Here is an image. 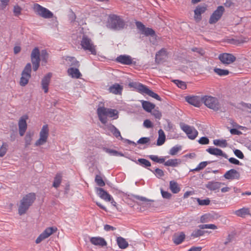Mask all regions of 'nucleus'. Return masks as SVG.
Segmentation results:
<instances>
[{
	"label": "nucleus",
	"instance_id": "f257e3e1",
	"mask_svg": "<svg viewBox=\"0 0 251 251\" xmlns=\"http://www.w3.org/2000/svg\"><path fill=\"white\" fill-rule=\"evenodd\" d=\"M36 199V195L34 193H30L25 196L20 201L18 207V213L20 215L25 214L32 205Z\"/></svg>",
	"mask_w": 251,
	"mask_h": 251
},
{
	"label": "nucleus",
	"instance_id": "f03ea898",
	"mask_svg": "<svg viewBox=\"0 0 251 251\" xmlns=\"http://www.w3.org/2000/svg\"><path fill=\"white\" fill-rule=\"evenodd\" d=\"M97 113L100 121L102 124L107 122V116L114 119H117L118 112L116 109L105 108L103 106L99 107L97 110Z\"/></svg>",
	"mask_w": 251,
	"mask_h": 251
},
{
	"label": "nucleus",
	"instance_id": "7ed1b4c3",
	"mask_svg": "<svg viewBox=\"0 0 251 251\" xmlns=\"http://www.w3.org/2000/svg\"><path fill=\"white\" fill-rule=\"evenodd\" d=\"M107 26L113 30L119 31L126 28V25L119 16L113 14L109 16Z\"/></svg>",
	"mask_w": 251,
	"mask_h": 251
},
{
	"label": "nucleus",
	"instance_id": "20e7f679",
	"mask_svg": "<svg viewBox=\"0 0 251 251\" xmlns=\"http://www.w3.org/2000/svg\"><path fill=\"white\" fill-rule=\"evenodd\" d=\"M202 102L207 107L214 111L220 110L221 104L217 98L211 96H204L202 97Z\"/></svg>",
	"mask_w": 251,
	"mask_h": 251
},
{
	"label": "nucleus",
	"instance_id": "39448f33",
	"mask_svg": "<svg viewBox=\"0 0 251 251\" xmlns=\"http://www.w3.org/2000/svg\"><path fill=\"white\" fill-rule=\"evenodd\" d=\"M81 46L84 50L89 51L92 54H96V46L93 43L91 39L87 36H83L81 41Z\"/></svg>",
	"mask_w": 251,
	"mask_h": 251
},
{
	"label": "nucleus",
	"instance_id": "423d86ee",
	"mask_svg": "<svg viewBox=\"0 0 251 251\" xmlns=\"http://www.w3.org/2000/svg\"><path fill=\"white\" fill-rule=\"evenodd\" d=\"M33 9L37 14L44 18L50 19L53 17V13L51 11L38 3L34 4Z\"/></svg>",
	"mask_w": 251,
	"mask_h": 251
},
{
	"label": "nucleus",
	"instance_id": "0eeeda50",
	"mask_svg": "<svg viewBox=\"0 0 251 251\" xmlns=\"http://www.w3.org/2000/svg\"><path fill=\"white\" fill-rule=\"evenodd\" d=\"M180 126L181 129L186 133L189 139L194 140L197 136L198 132L194 127L184 123H180Z\"/></svg>",
	"mask_w": 251,
	"mask_h": 251
},
{
	"label": "nucleus",
	"instance_id": "6e6552de",
	"mask_svg": "<svg viewBox=\"0 0 251 251\" xmlns=\"http://www.w3.org/2000/svg\"><path fill=\"white\" fill-rule=\"evenodd\" d=\"M31 59L33 65V69L34 71H36L40 65V51L37 47L35 48L31 53Z\"/></svg>",
	"mask_w": 251,
	"mask_h": 251
},
{
	"label": "nucleus",
	"instance_id": "1a4fd4ad",
	"mask_svg": "<svg viewBox=\"0 0 251 251\" xmlns=\"http://www.w3.org/2000/svg\"><path fill=\"white\" fill-rule=\"evenodd\" d=\"M57 230V228L55 226L49 227L46 228V229L37 238L35 243L36 244H39L43 240L56 232Z\"/></svg>",
	"mask_w": 251,
	"mask_h": 251
},
{
	"label": "nucleus",
	"instance_id": "9d476101",
	"mask_svg": "<svg viewBox=\"0 0 251 251\" xmlns=\"http://www.w3.org/2000/svg\"><path fill=\"white\" fill-rule=\"evenodd\" d=\"M224 11V6H219L211 15L209 20V24H214L216 23L221 19Z\"/></svg>",
	"mask_w": 251,
	"mask_h": 251
},
{
	"label": "nucleus",
	"instance_id": "9b49d317",
	"mask_svg": "<svg viewBox=\"0 0 251 251\" xmlns=\"http://www.w3.org/2000/svg\"><path fill=\"white\" fill-rule=\"evenodd\" d=\"M138 29L141 32V34H144L146 36H154L155 35V33L154 30L149 27H146L140 22H136L135 23Z\"/></svg>",
	"mask_w": 251,
	"mask_h": 251
},
{
	"label": "nucleus",
	"instance_id": "f8f14e48",
	"mask_svg": "<svg viewBox=\"0 0 251 251\" xmlns=\"http://www.w3.org/2000/svg\"><path fill=\"white\" fill-rule=\"evenodd\" d=\"M219 60L224 64H230L236 60V57L232 54L223 53L220 54L218 57Z\"/></svg>",
	"mask_w": 251,
	"mask_h": 251
},
{
	"label": "nucleus",
	"instance_id": "ddd939ff",
	"mask_svg": "<svg viewBox=\"0 0 251 251\" xmlns=\"http://www.w3.org/2000/svg\"><path fill=\"white\" fill-rule=\"evenodd\" d=\"M185 99L187 102L195 107H200L202 102V97L199 96H186Z\"/></svg>",
	"mask_w": 251,
	"mask_h": 251
},
{
	"label": "nucleus",
	"instance_id": "4468645a",
	"mask_svg": "<svg viewBox=\"0 0 251 251\" xmlns=\"http://www.w3.org/2000/svg\"><path fill=\"white\" fill-rule=\"evenodd\" d=\"M96 192L98 196L106 201H110L112 197L103 188L100 187L96 188Z\"/></svg>",
	"mask_w": 251,
	"mask_h": 251
},
{
	"label": "nucleus",
	"instance_id": "2eb2a0df",
	"mask_svg": "<svg viewBox=\"0 0 251 251\" xmlns=\"http://www.w3.org/2000/svg\"><path fill=\"white\" fill-rule=\"evenodd\" d=\"M27 119V116H23L21 117L19 121V130L20 136H22L24 135L25 130L27 128V124L26 119Z\"/></svg>",
	"mask_w": 251,
	"mask_h": 251
},
{
	"label": "nucleus",
	"instance_id": "dca6fc26",
	"mask_svg": "<svg viewBox=\"0 0 251 251\" xmlns=\"http://www.w3.org/2000/svg\"><path fill=\"white\" fill-rule=\"evenodd\" d=\"M224 176L227 179H239L240 175L236 170L232 169L227 171Z\"/></svg>",
	"mask_w": 251,
	"mask_h": 251
},
{
	"label": "nucleus",
	"instance_id": "f3484780",
	"mask_svg": "<svg viewBox=\"0 0 251 251\" xmlns=\"http://www.w3.org/2000/svg\"><path fill=\"white\" fill-rule=\"evenodd\" d=\"M52 76L51 73H49L47 74L42 79L41 85L42 89L44 90L45 93H48L49 90V85L50 82V78Z\"/></svg>",
	"mask_w": 251,
	"mask_h": 251
},
{
	"label": "nucleus",
	"instance_id": "a211bd4d",
	"mask_svg": "<svg viewBox=\"0 0 251 251\" xmlns=\"http://www.w3.org/2000/svg\"><path fill=\"white\" fill-rule=\"evenodd\" d=\"M222 184H224V183L218 181H211L205 184V187L210 191H216L219 190Z\"/></svg>",
	"mask_w": 251,
	"mask_h": 251
},
{
	"label": "nucleus",
	"instance_id": "6ab92c4d",
	"mask_svg": "<svg viewBox=\"0 0 251 251\" xmlns=\"http://www.w3.org/2000/svg\"><path fill=\"white\" fill-rule=\"evenodd\" d=\"M129 86L130 87H132L138 91L139 93L141 94H145L146 90L148 88V87L146 85L142 84L139 82H130L129 84Z\"/></svg>",
	"mask_w": 251,
	"mask_h": 251
},
{
	"label": "nucleus",
	"instance_id": "aec40b11",
	"mask_svg": "<svg viewBox=\"0 0 251 251\" xmlns=\"http://www.w3.org/2000/svg\"><path fill=\"white\" fill-rule=\"evenodd\" d=\"M129 86L130 87H132L138 91L139 93L141 94H145L146 90L148 88V87L146 85L142 84L139 82H130L129 84Z\"/></svg>",
	"mask_w": 251,
	"mask_h": 251
},
{
	"label": "nucleus",
	"instance_id": "412c9836",
	"mask_svg": "<svg viewBox=\"0 0 251 251\" xmlns=\"http://www.w3.org/2000/svg\"><path fill=\"white\" fill-rule=\"evenodd\" d=\"M90 241L93 245L95 246L103 247L107 245V243L105 239L100 237H91L90 239Z\"/></svg>",
	"mask_w": 251,
	"mask_h": 251
},
{
	"label": "nucleus",
	"instance_id": "4be33fe9",
	"mask_svg": "<svg viewBox=\"0 0 251 251\" xmlns=\"http://www.w3.org/2000/svg\"><path fill=\"white\" fill-rule=\"evenodd\" d=\"M206 151L212 155L223 156L225 158L228 157L226 154L224 153L221 149L218 148L210 147L206 149Z\"/></svg>",
	"mask_w": 251,
	"mask_h": 251
},
{
	"label": "nucleus",
	"instance_id": "5701e85b",
	"mask_svg": "<svg viewBox=\"0 0 251 251\" xmlns=\"http://www.w3.org/2000/svg\"><path fill=\"white\" fill-rule=\"evenodd\" d=\"M116 60L119 63L125 65H130L132 63V58L129 55H121L117 57Z\"/></svg>",
	"mask_w": 251,
	"mask_h": 251
},
{
	"label": "nucleus",
	"instance_id": "b1692460",
	"mask_svg": "<svg viewBox=\"0 0 251 251\" xmlns=\"http://www.w3.org/2000/svg\"><path fill=\"white\" fill-rule=\"evenodd\" d=\"M167 53L166 49L162 48L159 51H157L155 55V62L159 63L162 61L166 58Z\"/></svg>",
	"mask_w": 251,
	"mask_h": 251
},
{
	"label": "nucleus",
	"instance_id": "393cba45",
	"mask_svg": "<svg viewBox=\"0 0 251 251\" xmlns=\"http://www.w3.org/2000/svg\"><path fill=\"white\" fill-rule=\"evenodd\" d=\"M185 238V235L182 232L179 233H176L173 237V241L175 244L179 245L184 241Z\"/></svg>",
	"mask_w": 251,
	"mask_h": 251
},
{
	"label": "nucleus",
	"instance_id": "a878e982",
	"mask_svg": "<svg viewBox=\"0 0 251 251\" xmlns=\"http://www.w3.org/2000/svg\"><path fill=\"white\" fill-rule=\"evenodd\" d=\"M77 67H71L68 69L67 72L70 76L73 78H79L81 76L79 70Z\"/></svg>",
	"mask_w": 251,
	"mask_h": 251
},
{
	"label": "nucleus",
	"instance_id": "bb28decb",
	"mask_svg": "<svg viewBox=\"0 0 251 251\" xmlns=\"http://www.w3.org/2000/svg\"><path fill=\"white\" fill-rule=\"evenodd\" d=\"M206 9V8L204 6H197L194 10L195 19L196 20H198V21L201 20V15L205 11Z\"/></svg>",
	"mask_w": 251,
	"mask_h": 251
},
{
	"label": "nucleus",
	"instance_id": "cd10ccee",
	"mask_svg": "<svg viewBox=\"0 0 251 251\" xmlns=\"http://www.w3.org/2000/svg\"><path fill=\"white\" fill-rule=\"evenodd\" d=\"M235 214L237 216L244 218L246 215H250V211L249 208L243 207L237 210H236L234 212Z\"/></svg>",
	"mask_w": 251,
	"mask_h": 251
},
{
	"label": "nucleus",
	"instance_id": "c85d7f7f",
	"mask_svg": "<svg viewBox=\"0 0 251 251\" xmlns=\"http://www.w3.org/2000/svg\"><path fill=\"white\" fill-rule=\"evenodd\" d=\"M123 90V87L118 83H115L109 88L110 92L117 95L121 94Z\"/></svg>",
	"mask_w": 251,
	"mask_h": 251
},
{
	"label": "nucleus",
	"instance_id": "c756f323",
	"mask_svg": "<svg viewBox=\"0 0 251 251\" xmlns=\"http://www.w3.org/2000/svg\"><path fill=\"white\" fill-rule=\"evenodd\" d=\"M142 105L143 109L148 112H151L152 109L155 108V104L150 102L148 101L142 100Z\"/></svg>",
	"mask_w": 251,
	"mask_h": 251
},
{
	"label": "nucleus",
	"instance_id": "7c9ffc66",
	"mask_svg": "<svg viewBox=\"0 0 251 251\" xmlns=\"http://www.w3.org/2000/svg\"><path fill=\"white\" fill-rule=\"evenodd\" d=\"M166 135L162 129L158 130V138L157 140L156 145L157 146L162 145L165 142Z\"/></svg>",
	"mask_w": 251,
	"mask_h": 251
},
{
	"label": "nucleus",
	"instance_id": "2f4dec72",
	"mask_svg": "<svg viewBox=\"0 0 251 251\" xmlns=\"http://www.w3.org/2000/svg\"><path fill=\"white\" fill-rule=\"evenodd\" d=\"M108 129L111 131V133H112L113 135L116 138H118L120 137L121 140H124V139L122 137L119 129L117 128L114 125L111 124L110 125V126H108Z\"/></svg>",
	"mask_w": 251,
	"mask_h": 251
},
{
	"label": "nucleus",
	"instance_id": "473e14b6",
	"mask_svg": "<svg viewBox=\"0 0 251 251\" xmlns=\"http://www.w3.org/2000/svg\"><path fill=\"white\" fill-rule=\"evenodd\" d=\"M66 60L68 65L72 67H79L80 65L79 62L74 57L67 56Z\"/></svg>",
	"mask_w": 251,
	"mask_h": 251
},
{
	"label": "nucleus",
	"instance_id": "72a5a7b5",
	"mask_svg": "<svg viewBox=\"0 0 251 251\" xmlns=\"http://www.w3.org/2000/svg\"><path fill=\"white\" fill-rule=\"evenodd\" d=\"M117 242L120 249H125L128 246V242L125 239L122 237H118L117 238Z\"/></svg>",
	"mask_w": 251,
	"mask_h": 251
},
{
	"label": "nucleus",
	"instance_id": "f704fd0d",
	"mask_svg": "<svg viewBox=\"0 0 251 251\" xmlns=\"http://www.w3.org/2000/svg\"><path fill=\"white\" fill-rule=\"evenodd\" d=\"M164 165L166 166L176 167L181 163V161L178 159H171L166 162H164Z\"/></svg>",
	"mask_w": 251,
	"mask_h": 251
},
{
	"label": "nucleus",
	"instance_id": "c9c22d12",
	"mask_svg": "<svg viewBox=\"0 0 251 251\" xmlns=\"http://www.w3.org/2000/svg\"><path fill=\"white\" fill-rule=\"evenodd\" d=\"M132 160L134 161L136 164H139L142 167L145 168L151 166V162L149 160L144 158H139L137 160Z\"/></svg>",
	"mask_w": 251,
	"mask_h": 251
},
{
	"label": "nucleus",
	"instance_id": "e433bc0d",
	"mask_svg": "<svg viewBox=\"0 0 251 251\" xmlns=\"http://www.w3.org/2000/svg\"><path fill=\"white\" fill-rule=\"evenodd\" d=\"M49 128L47 125H44L40 132V137L47 140L49 135Z\"/></svg>",
	"mask_w": 251,
	"mask_h": 251
},
{
	"label": "nucleus",
	"instance_id": "4c0bfd02",
	"mask_svg": "<svg viewBox=\"0 0 251 251\" xmlns=\"http://www.w3.org/2000/svg\"><path fill=\"white\" fill-rule=\"evenodd\" d=\"M170 189L174 194L178 193L180 190L178 186V184L174 181H171L170 182Z\"/></svg>",
	"mask_w": 251,
	"mask_h": 251
},
{
	"label": "nucleus",
	"instance_id": "58836bf2",
	"mask_svg": "<svg viewBox=\"0 0 251 251\" xmlns=\"http://www.w3.org/2000/svg\"><path fill=\"white\" fill-rule=\"evenodd\" d=\"M62 176L60 173H57L56 174L54 178V181L52 185V186L54 187L57 188L59 186L62 181Z\"/></svg>",
	"mask_w": 251,
	"mask_h": 251
},
{
	"label": "nucleus",
	"instance_id": "ea45409f",
	"mask_svg": "<svg viewBox=\"0 0 251 251\" xmlns=\"http://www.w3.org/2000/svg\"><path fill=\"white\" fill-rule=\"evenodd\" d=\"M210 161H203L201 162L198 166L195 169L190 170V172H199L203 169L208 164H210Z\"/></svg>",
	"mask_w": 251,
	"mask_h": 251
},
{
	"label": "nucleus",
	"instance_id": "a19ab883",
	"mask_svg": "<svg viewBox=\"0 0 251 251\" xmlns=\"http://www.w3.org/2000/svg\"><path fill=\"white\" fill-rule=\"evenodd\" d=\"M213 144L217 146H219L222 148H226L227 146V143L226 140L225 139H215L213 140Z\"/></svg>",
	"mask_w": 251,
	"mask_h": 251
},
{
	"label": "nucleus",
	"instance_id": "79ce46f5",
	"mask_svg": "<svg viewBox=\"0 0 251 251\" xmlns=\"http://www.w3.org/2000/svg\"><path fill=\"white\" fill-rule=\"evenodd\" d=\"M214 72L221 76L227 75L229 74V72L227 70H224L217 68H215L214 69Z\"/></svg>",
	"mask_w": 251,
	"mask_h": 251
},
{
	"label": "nucleus",
	"instance_id": "37998d69",
	"mask_svg": "<svg viewBox=\"0 0 251 251\" xmlns=\"http://www.w3.org/2000/svg\"><path fill=\"white\" fill-rule=\"evenodd\" d=\"M31 76H28L22 74V76L20 78V84L22 86H25L28 82L29 78Z\"/></svg>",
	"mask_w": 251,
	"mask_h": 251
},
{
	"label": "nucleus",
	"instance_id": "c03bdc74",
	"mask_svg": "<svg viewBox=\"0 0 251 251\" xmlns=\"http://www.w3.org/2000/svg\"><path fill=\"white\" fill-rule=\"evenodd\" d=\"M145 94L146 95H148V96H149L152 98L155 99L156 100H159V101L162 100L161 98L160 97V96L159 95H158L157 94L154 93L151 90H150L148 88L146 90V91Z\"/></svg>",
	"mask_w": 251,
	"mask_h": 251
},
{
	"label": "nucleus",
	"instance_id": "a18cd8bd",
	"mask_svg": "<svg viewBox=\"0 0 251 251\" xmlns=\"http://www.w3.org/2000/svg\"><path fill=\"white\" fill-rule=\"evenodd\" d=\"M31 65L30 63H27L24 68L22 74L28 76H31Z\"/></svg>",
	"mask_w": 251,
	"mask_h": 251
},
{
	"label": "nucleus",
	"instance_id": "49530a36",
	"mask_svg": "<svg viewBox=\"0 0 251 251\" xmlns=\"http://www.w3.org/2000/svg\"><path fill=\"white\" fill-rule=\"evenodd\" d=\"M133 197L137 200H139L145 202L147 203V205L150 204V202L154 201L153 200L148 199L145 197L139 196L138 195H133Z\"/></svg>",
	"mask_w": 251,
	"mask_h": 251
},
{
	"label": "nucleus",
	"instance_id": "de8ad7c7",
	"mask_svg": "<svg viewBox=\"0 0 251 251\" xmlns=\"http://www.w3.org/2000/svg\"><path fill=\"white\" fill-rule=\"evenodd\" d=\"M149 157L152 161L157 163H163L165 162L164 158H158V157L157 155H150L149 156Z\"/></svg>",
	"mask_w": 251,
	"mask_h": 251
},
{
	"label": "nucleus",
	"instance_id": "09e8293b",
	"mask_svg": "<svg viewBox=\"0 0 251 251\" xmlns=\"http://www.w3.org/2000/svg\"><path fill=\"white\" fill-rule=\"evenodd\" d=\"M200 229H196L191 234V236L193 237H198L201 236H202L204 233L205 231Z\"/></svg>",
	"mask_w": 251,
	"mask_h": 251
},
{
	"label": "nucleus",
	"instance_id": "8fccbe9b",
	"mask_svg": "<svg viewBox=\"0 0 251 251\" xmlns=\"http://www.w3.org/2000/svg\"><path fill=\"white\" fill-rule=\"evenodd\" d=\"M95 180V182L97 183V185L100 187H103L105 185V183L104 181L103 180L102 177L99 175L96 176Z\"/></svg>",
	"mask_w": 251,
	"mask_h": 251
},
{
	"label": "nucleus",
	"instance_id": "3c124183",
	"mask_svg": "<svg viewBox=\"0 0 251 251\" xmlns=\"http://www.w3.org/2000/svg\"><path fill=\"white\" fill-rule=\"evenodd\" d=\"M173 81L180 88L185 89L186 88V83L184 81L177 79L173 80Z\"/></svg>",
	"mask_w": 251,
	"mask_h": 251
},
{
	"label": "nucleus",
	"instance_id": "603ef678",
	"mask_svg": "<svg viewBox=\"0 0 251 251\" xmlns=\"http://www.w3.org/2000/svg\"><path fill=\"white\" fill-rule=\"evenodd\" d=\"M104 150L105 151L111 155H114V156H118L119 155H120L121 156H123V154L122 153H121L119 152L118 151L110 149L107 148H104Z\"/></svg>",
	"mask_w": 251,
	"mask_h": 251
},
{
	"label": "nucleus",
	"instance_id": "864d4df0",
	"mask_svg": "<svg viewBox=\"0 0 251 251\" xmlns=\"http://www.w3.org/2000/svg\"><path fill=\"white\" fill-rule=\"evenodd\" d=\"M197 201L200 205H208L210 202V201L208 198L204 200H201L200 198H197Z\"/></svg>",
	"mask_w": 251,
	"mask_h": 251
},
{
	"label": "nucleus",
	"instance_id": "5fc2aeb1",
	"mask_svg": "<svg viewBox=\"0 0 251 251\" xmlns=\"http://www.w3.org/2000/svg\"><path fill=\"white\" fill-rule=\"evenodd\" d=\"M199 227L201 229H205V228H210L215 229H217V227L216 225L214 224H205V225H200L199 226Z\"/></svg>",
	"mask_w": 251,
	"mask_h": 251
},
{
	"label": "nucleus",
	"instance_id": "6e6d98bb",
	"mask_svg": "<svg viewBox=\"0 0 251 251\" xmlns=\"http://www.w3.org/2000/svg\"><path fill=\"white\" fill-rule=\"evenodd\" d=\"M8 145L6 143H3L2 146L0 148V157H3L7 151V147Z\"/></svg>",
	"mask_w": 251,
	"mask_h": 251
},
{
	"label": "nucleus",
	"instance_id": "4d7b16f0",
	"mask_svg": "<svg viewBox=\"0 0 251 251\" xmlns=\"http://www.w3.org/2000/svg\"><path fill=\"white\" fill-rule=\"evenodd\" d=\"M181 150L180 146H175L171 149L169 154L172 155H175L177 154L178 151Z\"/></svg>",
	"mask_w": 251,
	"mask_h": 251
},
{
	"label": "nucleus",
	"instance_id": "13d9d810",
	"mask_svg": "<svg viewBox=\"0 0 251 251\" xmlns=\"http://www.w3.org/2000/svg\"><path fill=\"white\" fill-rule=\"evenodd\" d=\"M150 141V138L149 137H142L138 140L137 143L144 145L149 144Z\"/></svg>",
	"mask_w": 251,
	"mask_h": 251
},
{
	"label": "nucleus",
	"instance_id": "bf43d9fd",
	"mask_svg": "<svg viewBox=\"0 0 251 251\" xmlns=\"http://www.w3.org/2000/svg\"><path fill=\"white\" fill-rule=\"evenodd\" d=\"M31 135L30 133H27L25 136V143L26 147L28 146L31 144L32 140Z\"/></svg>",
	"mask_w": 251,
	"mask_h": 251
},
{
	"label": "nucleus",
	"instance_id": "052dcab7",
	"mask_svg": "<svg viewBox=\"0 0 251 251\" xmlns=\"http://www.w3.org/2000/svg\"><path fill=\"white\" fill-rule=\"evenodd\" d=\"M154 173L155 175V176L158 178H160L164 176V172L161 169L159 168H156L154 170Z\"/></svg>",
	"mask_w": 251,
	"mask_h": 251
},
{
	"label": "nucleus",
	"instance_id": "680f3d73",
	"mask_svg": "<svg viewBox=\"0 0 251 251\" xmlns=\"http://www.w3.org/2000/svg\"><path fill=\"white\" fill-rule=\"evenodd\" d=\"M161 193L162 196L164 199H170L172 197V194L167 191H164L162 189H161Z\"/></svg>",
	"mask_w": 251,
	"mask_h": 251
},
{
	"label": "nucleus",
	"instance_id": "e2e57ef3",
	"mask_svg": "<svg viewBox=\"0 0 251 251\" xmlns=\"http://www.w3.org/2000/svg\"><path fill=\"white\" fill-rule=\"evenodd\" d=\"M199 143L201 145H207L209 143V140L207 137H202L198 141Z\"/></svg>",
	"mask_w": 251,
	"mask_h": 251
},
{
	"label": "nucleus",
	"instance_id": "0e129e2a",
	"mask_svg": "<svg viewBox=\"0 0 251 251\" xmlns=\"http://www.w3.org/2000/svg\"><path fill=\"white\" fill-rule=\"evenodd\" d=\"M151 114L158 119H160L162 117L161 113L157 109H154L151 112Z\"/></svg>",
	"mask_w": 251,
	"mask_h": 251
},
{
	"label": "nucleus",
	"instance_id": "69168bd1",
	"mask_svg": "<svg viewBox=\"0 0 251 251\" xmlns=\"http://www.w3.org/2000/svg\"><path fill=\"white\" fill-rule=\"evenodd\" d=\"M234 153L239 159H243L244 158V154L240 150L238 149L235 150L234 151Z\"/></svg>",
	"mask_w": 251,
	"mask_h": 251
},
{
	"label": "nucleus",
	"instance_id": "338daca9",
	"mask_svg": "<svg viewBox=\"0 0 251 251\" xmlns=\"http://www.w3.org/2000/svg\"><path fill=\"white\" fill-rule=\"evenodd\" d=\"M22 8L18 5L15 6L13 12L15 16H18L21 14Z\"/></svg>",
	"mask_w": 251,
	"mask_h": 251
},
{
	"label": "nucleus",
	"instance_id": "774afa93",
	"mask_svg": "<svg viewBox=\"0 0 251 251\" xmlns=\"http://www.w3.org/2000/svg\"><path fill=\"white\" fill-rule=\"evenodd\" d=\"M143 126L147 128H150L153 127V124L150 120H145L143 123Z\"/></svg>",
	"mask_w": 251,
	"mask_h": 251
}]
</instances>
